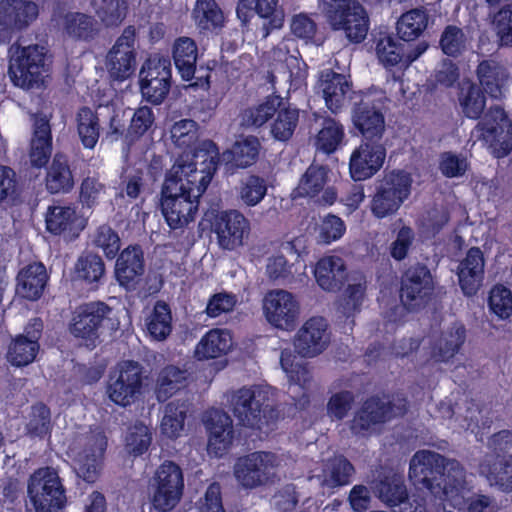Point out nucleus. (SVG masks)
<instances>
[{
  "mask_svg": "<svg viewBox=\"0 0 512 512\" xmlns=\"http://www.w3.org/2000/svg\"><path fill=\"white\" fill-rule=\"evenodd\" d=\"M212 142L180 154L167 172L162 189V214L172 229L194 219L198 201L216 170V151Z\"/></svg>",
  "mask_w": 512,
  "mask_h": 512,
  "instance_id": "f257e3e1",
  "label": "nucleus"
},
{
  "mask_svg": "<svg viewBox=\"0 0 512 512\" xmlns=\"http://www.w3.org/2000/svg\"><path fill=\"white\" fill-rule=\"evenodd\" d=\"M269 388H242L231 399L234 415L245 426L257 428L265 434L273 430L276 415L270 404Z\"/></svg>",
  "mask_w": 512,
  "mask_h": 512,
  "instance_id": "f03ea898",
  "label": "nucleus"
},
{
  "mask_svg": "<svg viewBox=\"0 0 512 512\" xmlns=\"http://www.w3.org/2000/svg\"><path fill=\"white\" fill-rule=\"evenodd\" d=\"M9 76L23 89L39 88L48 75L47 50L38 44L10 47Z\"/></svg>",
  "mask_w": 512,
  "mask_h": 512,
  "instance_id": "7ed1b4c3",
  "label": "nucleus"
},
{
  "mask_svg": "<svg viewBox=\"0 0 512 512\" xmlns=\"http://www.w3.org/2000/svg\"><path fill=\"white\" fill-rule=\"evenodd\" d=\"M455 462L450 460L445 462V459L438 453L422 450L417 452L410 461L409 477L413 484L418 487L421 485L426 504L427 499L434 501V505H437V501H440L443 497L442 491L447 480V467L450 463Z\"/></svg>",
  "mask_w": 512,
  "mask_h": 512,
  "instance_id": "20e7f679",
  "label": "nucleus"
},
{
  "mask_svg": "<svg viewBox=\"0 0 512 512\" xmlns=\"http://www.w3.org/2000/svg\"><path fill=\"white\" fill-rule=\"evenodd\" d=\"M447 482L443 487V497L437 505L442 506L443 512H452L448 507L457 509L458 512H485L489 509L490 498L484 495H476L471 492L469 481L458 462H452L447 467Z\"/></svg>",
  "mask_w": 512,
  "mask_h": 512,
  "instance_id": "39448f33",
  "label": "nucleus"
},
{
  "mask_svg": "<svg viewBox=\"0 0 512 512\" xmlns=\"http://www.w3.org/2000/svg\"><path fill=\"white\" fill-rule=\"evenodd\" d=\"M319 7L334 30H343L353 42H361L368 32V17L355 0H319Z\"/></svg>",
  "mask_w": 512,
  "mask_h": 512,
  "instance_id": "423d86ee",
  "label": "nucleus"
},
{
  "mask_svg": "<svg viewBox=\"0 0 512 512\" xmlns=\"http://www.w3.org/2000/svg\"><path fill=\"white\" fill-rule=\"evenodd\" d=\"M28 495L36 512H61L66 503L60 477L51 467L40 468L30 476Z\"/></svg>",
  "mask_w": 512,
  "mask_h": 512,
  "instance_id": "0eeeda50",
  "label": "nucleus"
},
{
  "mask_svg": "<svg viewBox=\"0 0 512 512\" xmlns=\"http://www.w3.org/2000/svg\"><path fill=\"white\" fill-rule=\"evenodd\" d=\"M279 458L271 452H254L241 457L234 465V476L244 489H255L278 479Z\"/></svg>",
  "mask_w": 512,
  "mask_h": 512,
  "instance_id": "6e6552de",
  "label": "nucleus"
},
{
  "mask_svg": "<svg viewBox=\"0 0 512 512\" xmlns=\"http://www.w3.org/2000/svg\"><path fill=\"white\" fill-rule=\"evenodd\" d=\"M472 137L482 139L498 158L512 152V121L498 106L491 108L472 131Z\"/></svg>",
  "mask_w": 512,
  "mask_h": 512,
  "instance_id": "1a4fd4ad",
  "label": "nucleus"
},
{
  "mask_svg": "<svg viewBox=\"0 0 512 512\" xmlns=\"http://www.w3.org/2000/svg\"><path fill=\"white\" fill-rule=\"evenodd\" d=\"M147 379V376H143V368L138 362L121 361L110 372L108 396L114 403L126 407L141 394Z\"/></svg>",
  "mask_w": 512,
  "mask_h": 512,
  "instance_id": "9d476101",
  "label": "nucleus"
},
{
  "mask_svg": "<svg viewBox=\"0 0 512 512\" xmlns=\"http://www.w3.org/2000/svg\"><path fill=\"white\" fill-rule=\"evenodd\" d=\"M262 312L269 325L290 332L299 322L301 307L298 298L292 292L273 289L263 297Z\"/></svg>",
  "mask_w": 512,
  "mask_h": 512,
  "instance_id": "9b49d317",
  "label": "nucleus"
},
{
  "mask_svg": "<svg viewBox=\"0 0 512 512\" xmlns=\"http://www.w3.org/2000/svg\"><path fill=\"white\" fill-rule=\"evenodd\" d=\"M412 179L405 171L388 174L377 188L371 201V211L377 218L395 214L410 195Z\"/></svg>",
  "mask_w": 512,
  "mask_h": 512,
  "instance_id": "f8f14e48",
  "label": "nucleus"
},
{
  "mask_svg": "<svg viewBox=\"0 0 512 512\" xmlns=\"http://www.w3.org/2000/svg\"><path fill=\"white\" fill-rule=\"evenodd\" d=\"M385 96L382 92L368 93L359 103L355 104L351 112L354 127L368 139L378 142L385 131V117L383 114Z\"/></svg>",
  "mask_w": 512,
  "mask_h": 512,
  "instance_id": "ddd939ff",
  "label": "nucleus"
},
{
  "mask_svg": "<svg viewBox=\"0 0 512 512\" xmlns=\"http://www.w3.org/2000/svg\"><path fill=\"white\" fill-rule=\"evenodd\" d=\"M220 248L235 251L244 246L250 235V222L239 211L218 213L211 225Z\"/></svg>",
  "mask_w": 512,
  "mask_h": 512,
  "instance_id": "4468645a",
  "label": "nucleus"
},
{
  "mask_svg": "<svg viewBox=\"0 0 512 512\" xmlns=\"http://www.w3.org/2000/svg\"><path fill=\"white\" fill-rule=\"evenodd\" d=\"M301 255L291 242L279 245L267 258L266 273L271 279L289 282H304L307 278L306 264L300 261Z\"/></svg>",
  "mask_w": 512,
  "mask_h": 512,
  "instance_id": "2eb2a0df",
  "label": "nucleus"
},
{
  "mask_svg": "<svg viewBox=\"0 0 512 512\" xmlns=\"http://www.w3.org/2000/svg\"><path fill=\"white\" fill-rule=\"evenodd\" d=\"M38 5L32 0H0V39L27 29L38 17Z\"/></svg>",
  "mask_w": 512,
  "mask_h": 512,
  "instance_id": "dca6fc26",
  "label": "nucleus"
},
{
  "mask_svg": "<svg viewBox=\"0 0 512 512\" xmlns=\"http://www.w3.org/2000/svg\"><path fill=\"white\" fill-rule=\"evenodd\" d=\"M108 72L115 80H125L135 71L136 67V49H135V29L131 26L124 29L122 35L107 56Z\"/></svg>",
  "mask_w": 512,
  "mask_h": 512,
  "instance_id": "f3484780",
  "label": "nucleus"
},
{
  "mask_svg": "<svg viewBox=\"0 0 512 512\" xmlns=\"http://www.w3.org/2000/svg\"><path fill=\"white\" fill-rule=\"evenodd\" d=\"M378 498L387 506L401 505L400 512H426L423 501H419L415 495L407 497L406 487L400 475L389 473L384 475L373 485Z\"/></svg>",
  "mask_w": 512,
  "mask_h": 512,
  "instance_id": "a211bd4d",
  "label": "nucleus"
},
{
  "mask_svg": "<svg viewBox=\"0 0 512 512\" xmlns=\"http://www.w3.org/2000/svg\"><path fill=\"white\" fill-rule=\"evenodd\" d=\"M386 157L385 147L377 141H363L353 150L349 161V171L355 181L366 180L375 175L383 166Z\"/></svg>",
  "mask_w": 512,
  "mask_h": 512,
  "instance_id": "6ab92c4d",
  "label": "nucleus"
},
{
  "mask_svg": "<svg viewBox=\"0 0 512 512\" xmlns=\"http://www.w3.org/2000/svg\"><path fill=\"white\" fill-rule=\"evenodd\" d=\"M328 170L319 165H310L293 191V197H308L316 203L331 205L337 194L333 187L327 186Z\"/></svg>",
  "mask_w": 512,
  "mask_h": 512,
  "instance_id": "aec40b11",
  "label": "nucleus"
},
{
  "mask_svg": "<svg viewBox=\"0 0 512 512\" xmlns=\"http://www.w3.org/2000/svg\"><path fill=\"white\" fill-rule=\"evenodd\" d=\"M204 425L208 434L207 451L214 457L224 456L233 441L232 420L221 410L213 409L206 413Z\"/></svg>",
  "mask_w": 512,
  "mask_h": 512,
  "instance_id": "412c9836",
  "label": "nucleus"
},
{
  "mask_svg": "<svg viewBox=\"0 0 512 512\" xmlns=\"http://www.w3.org/2000/svg\"><path fill=\"white\" fill-rule=\"evenodd\" d=\"M328 324L322 317L308 319L294 338V347L303 357H314L322 353L330 342Z\"/></svg>",
  "mask_w": 512,
  "mask_h": 512,
  "instance_id": "4be33fe9",
  "label": "nucleus"
},
{
  "mask_svg": "<svg viewBox=\"0 0 512 512\" xmlns=\"http://www.w3.org/2000/svg\"><path fill=\"white\" fill-rule=\"evenodd\" d=\"M431 290L432 279L426 267H411L402 279L401 301L408 309H416L425 303Z\"/></svg>",
  "mask_w": 512,
  "mask_h": 512,
  "instance_id": "5701e85b",
  "label": "nucleus"
},
{
  "mask_svg": "<svg viewBox=\"0 0 512 512\" xmlns=\"http://www.w3.org/2000/svg\"><path fill=\"white\" fill-rule=\"evenodd\" d=\"M393 416L403 413V409L397 407L394 411L393 407L378 399H371L367 401L362 409L357 413L353 419L352 430L357 434L372 433L377 430V425L391 418Z\"/></svg>",
  "mask_w": 512,
  "mask_h": 512,
  "instance_id": "b1692460",
  "label": "nucleus"
},
{
  "mask_svg": "<svg viewBox=\"0 0 512 512\" xmlns=\"http://www.w3.org/2000/svg\"><path fill=\"white\" fill-rule=\"evenodd\" d=\"M484 258L479 248H471L458 267V279L463 293L473 296L482 285Z\"/></svg>",
  "mask_w": 512,
  "mask_h": 512,
  "instance_id": "393cba45",
  "label": "nucleus"
},
{
  "mask_svg": "<svg viewBox=\"0 0 512 512\" xmlns=\"http://www.w3.org/2000/svg\"><path fill=\"white\" fill-rule=\"evenodd\" d=\"M280 365L287 376L290 395L293 398L298 397L301 393L304 395L305 390L310 385L311 375L307 367L291 348L282 349Z\"/></svg>",
  "mask_w": 512,
  "mask_h": 512,
  "instance_id": "a878e982",
  "label": "nucleus"
},
{
  "mask_svg": "<svg viewBox=\"0 0 512 512\" xmlns=\"http://www.w3.org/2000/svg\"><path fill=\"white\" fill-rule=\"evenodd\" d=\"M318 88L322 92L326 106L332 112H337L344 106L351 90L346 76L330 70L321 73Z\"/></svg>",
  "mask_w": 512,
  "mask_h": 512,
  "instance_id": "bb28decb",
  "label": "nucleus"
},
{
  "mask_svg": "<svg viewBox=\"0 0 512 512\" xmlns=\"http://www.w3.org/2000/svg\"><path fill=\"white\" fill-rule=\"evenodd\" d=\"M110 310V307L103 302H93L85 305L73 318L70 328L71 333L81 338L92 336Z\"/></svg>",
  "mask_w": 512,
  "mask_h": 512,
  "instance_id": "cd10ccee",
  "label": "nucleus"
},
{
  "mask_svg": "<svg viewBox=\"0 0 512 512\" xmlns=\"http://www.w3.org/2000/svg\"><path fill=\"white\" fill-rule=\"evenodd\" d=\"M313 272L321 289L335 291L346 277V265L340 256L327 255L316 263Z\"/></svg>",
  "mask_w": 512,
  "mask_h": 512,
  "instance_id": "c85d7f7f",
  "label": "nucleus"
},
{
  "mask_svg": "<svg viewBox=\"0 0 512 512\" xmlns=\"http://www.w3.org/2000/svg\"><path fill=\"white\" fill-rule=\"evenodd\" d=\"M232 347V336L225 329H211L206 332L194 349L197 360H209L222 357Z\"/></svg>",
  "mask_w": 512,
  "mask_h": 512,
  "instance_id": "c756f323",
  "label": "nucleus"
},
{
  "mask_svg": "<svg viewBox=\"0 0 512 512\" xmlns=\"http://www.w3.org/2000/svg\"><path fill=\"white\" fill-rule=\"evenodd\" d=\"M47 282L45 266L34 263L23 268L17 276L16 293L28 300H37L44 290Z\"/></svg>",
  "mask_w": 512,
  "mask_h": 512,
  "instance_id": "7c9ffc66",
  "label": "nucleus"
},
{
  "mask_svg": "<svg viewBox=\"0 0 512 512\" xmlns=\"http://www.w3.org/2000/svg\"><path fill=\"white\" fill-rule=\"evenodd\" d=\"M314 469L311 479H318L320 484L329 488L343 486L349 483L354 472L353 466L342 456H335L325 462L320 471Z\"/></svg>",
  "mask_w": 512,
  "mask_h": 512,
  "instance_id": "2f4dec72",
  "label": "nucleus"
},
{
  "mask_svg": "<svg viewBox=\"0 0 512 512\" xmlns=\"http://www.w3.org/2000/svg\"><path fill=\"white\" fill-rule=\"evenodd\" d=\"M184 490L182 470L173 462L162 463V512L174 508Z\"/></svg>",
  "mask_w": 512,
  "mask_h": 512,
  "instance_id": "473e14b6",
  "label": "nucleus"
},
{
  "mask_svg": "<svg viewBox=\"0 0 512 512\" xmlns=\"http://www.w3.org/2000/svg\"><path fill=\"white\" fill-rule=\"evenodd\" d=\"M144 272L143 253L138 247L124 249L116 261L115 274L120 285L131 287Z\"/></svg>",
  "mask_w": 512,
  "mask_h": 512,
  "instance_id": "72a5a7b5",
  "label": "nucleus"
},
{
  "mask_svg": "<svg viewBox=\"0 0 512 512\" xmlns=\"http://www.w3.org/2000/svg\"><path fill=\"white\" fill-rule=\"evenodd\" d=\"M52 137L49 120L46 117H36L34 132L31 140L30 160L33 166H44L51 156Z\"/></svg>",
  "mask_w": 512,
  "mask_h": 512,
  "instance_id": "f704fd0d",
  "label": "nucleus"
},
{
  "mask_svg": "<svg viewBox=\"0 0 512 512\" xmlns=\"http://www.w3.org/2000/svg\"><path fill=\"white\" fill-rule=\"evenodd\" d=\"M95 448L91 452H78L74 458V469L78 476L89 483H93L98 476V459L102 455L106 441L103 435L96 434L91 437Z\"/></svg>",
  "mask_w": 512,
  "mask_h": 512,
  "instance_id": "c9c22d12",
  "label": "nucleus"
},
{
  "mask_svg": "<svg viewBox=\"0 0 512 512\" xmlns=\"http://www.w3.org/2000/svg\"><path fill=\"white\" fill-rule=\"evenodd\" d=\"M175 66L182 79L189 81L193 78L196 70V61L198 57L197 45L189 37L178 38L172 49Z\"/></svg>",
  "mask_w": 512,
  "mask_h": 512,
  "instance_id": "e433bc0d",
  "label": "nucleus"
},
{
  "mask_svg": "<svg viewBox=\"0 0 512 512\" xmlns=\"http://www.w3.org/2000/svg\"><path fill=\"white\" fill-rule=\"evenodd\" d=\"M260 143L254 136L238 139L230 150L221 156L222 161L232 163L236 167L245 168L252 165L259 154Z\"/></svg>",
  "mask_w": 512,
  "mask_h": 512,
  "instance_id": "4c0bfd02",
  "label": "nucleus"
},
{
  "mask_svg": "<svg viewBox=\"0 0 512 512\" xmlns=\"http://www.w3.org/2000/svg\"><path fill=\"white\" fill-rule=\"evenodd\" d=\"M464 340L465 329L463 325L455 323L442 333L432 347V358L437 362L448 361L458 352Z\"/></svg>",
  "mask_w": 512,
  "mask_h": 512,
  "instance_id": "58836bf2",
  "label": "nucleus"
},
{
  "mask_svg": "<svg viewBox=\"0 0 512 512\" xmlns=\"http://www.w3.org/2000/svg\"><path fill=\"white\" fill-rule=\"evenodd\" d=\"M429 15L424 9L415 8L401 15L397 21V34L404 41L420 37L427 29Z\"/></svg>",
  "mask_w": 512,
  "mask_h": 512,
  "instance_id": "ea45409f",
  "label": "nucleus"
},
{
  "mask_svg": "<svg viewBox=\"0 0 512 512\" xmlns=\"http://www.w3.org/2000/svg\"><path fill=\"white\" fill-rule=\"evenodd\" d=\"M73 184L67 158L62 154H56L47 172V189L51 193L66 192L73 187Z\"/></svg>",
  "mask_w": 512,
  "mask_h": 512,
  "instance_id": "a19ab883",
  "label": "nucleus"
},
{
  "mask_svg": "<svg viewBox=\"0 0 512 512\" xmlns=\"http://www.w3.org/2000/svg\"><path fill=\"white\" fill-rule=\"evenodd\" d=\"M160 58H148L140 70V85L141 92L147 101L159 104L160 103Z\"/></svg>",
  "mask_w": 512,
  "mask_h": 512,
  "instance_id": "79ce46f5",
  "label": "nucleus"
},
{
  "mask_svg": "<svg viewBox=\"0 0 512 512\" xmlns=\"http://www.w3.org/2000/svg\"><path fill=\"white\" fill-rule=\"evenodd\" d=\"M77 132L85 148L93 149L100 136L99 119L95 112L88 107H82L77 115Z\"/></svg>",
  "mask_w": 512,
  "mask_h": 512,
  "instance_id": "37998d69",
  "label": "nucleus"
},
{
  "mask_svg": "<svg viewBox=\"0 0 512 512\" xmlns=\"http://www.w3.org/2000/svg\"><path fill=\"white\" fill-rule=\"evenodd\" d=\"M366 280L362 274H351L348 278V287L341 300L340 312L349 318L358 311L364 299Z\"/></svg>",
  "mask_w": 512,
  "mask_h": 512,
  "instance_id": "c03bdc74",
  "label": "nucleus"
},
{
  "mask_svg": "<svg viewBox=\"0 0 512 512\" xmlns=\"http://www.w3.org/2000/svg\"><path fill=\"white\" fill-rule=\"evenodd\" d=\"M478 77L485 91L493 98H500L505 91L506 74L494 64L484 61L478 66Z\"/></svg>",
  "mask_w": 512,
  "mask_h": 512,
  "instance_id": "a18cd8bd",
  "label": "nucleus"
},
{
  "mask_svg": "<svg viewBox=\"0 0 512 512\" xmlns=\"http://www.w3.org/2000/svg\"><path fill=\"white\" fill-rule=\"evenodd\" d=\"M478 77L485 91L493 98H500L505 91L506 74L494 64L484 61L478 66Z\"/></svg>",
  "mask_w": 512,
  "mask_h": 512,
  "instance_id": "49530a36",
  "label": "nucleus"
},
{
  "mask_svg": "<svg viewBox=\"0 0 512 512\" xmlns=\"http://www.w3.org/2000/svg\"><path fill=\"white\" fill-rule=\"evenodd\" d=\"M187 411L188 407L184 402H170L167 404L162 417V436L172 439L182 435Z\"/></svg>",
  "mask_w": 512,
  "mask_h": 512,
  "instance_id": "de8ad7c7",
  "label": "nucleus"
},
{
  "mask_svg": "<svg viewBox=\"0 0 512 512\" xmlns=\"http://www.w3.org/2000/svg\"><path fill=\"white\" fill-rule=\"evenodd\" d=\"M58 25L68 36L77 39H87L94 31L93 19L79 12H70L61 16Z\"/></svg>",
  "mask_w": 512,
  "mask_h": 512,
  "instance_id": "09e8293b",
  "label": "nucleus"
},
{
  "mask_svg": "<svg viewBox=\"0 0 512 512\" xmlns=\"http://www.w3.org/2000/svg\"><path fill=\"white\" fill-rule=\"evenodd\" d=\"M25 428L31 438L49 437L52 430L50 409L43 403L33 405Z\"/></svg>",
  "mask_w": 512,
  "mask_h": 512,
  "instance_id": "8fccbe9b",
  "label": "nucleus"
},
{
  "mask_svg": "<svg viewBox=\"0 0 512 512\" xmlns=\"http://www.w3.org/2000/svg\"><path fill=\"white\" fill-rule=\"evenodd\" d=\"M38 351L37 341L19 335L10 343L7 359L14 366H26L35 360Z\"/></svg>",
  "mask_w": 512,
  "mask_h": 512,
  "instance_id": "3c124183",
  "label": "nucleus"
},
{
  "mask_svg": "<svg viewBox=\"0 0 512 512\" xmlns=\"http://www.w3.org/2000/svg\"><path fill=\"white\" fill-rule=\"evenodd\" d=\"M283 105L278 96H270L262 103L245 110L242 114V124L260 127L267 122Z\"/></svg>",
  "mask_w": 512,
  "mask_h": 512,
  "instance_id": "603ef678",
  "label": "nucleus"
},
{
  "mask_svg": "<svg viewBox=\"0 0 512 512\" xmlns=\"http://www.w3.org/2000/svg\"><path fill=\"white\" fill-rule=\"evenodd\" d=\"M193 17L200 29L215 30L224 23V15L213 0H198Z\"/></svg>",
  "mask_w": 512,
  "mask_h": 512,
  "instance_id": "864d4df0",
  "label": "nucleus"
},
{
  "mask_svg": "<svg viewBox=\"0 0 512 512\" xmlns=\"http://www.w3.org/2000/svg\"><path fill=\"white\" fill-rule=\"evenodd\" d=\"M343 126L334 119H326L315 137V146L324 153H332L344 138Z\"/></svg>",
  "mask_w": 512,
  "mask_h": 512,
  "instance_id": "5fc2aeb1",
  "label": "nucleus"
},
{
  "mask_svg": "<svg viewBox=\"0 0 512 512\" xmlns=\"http://www.w3.org/2000/svg\"><path fill=\"white\" fill-rule=\"evenodd\" d=\"M480 472L486 476L491 485L504 491L512 490V465L503 459H496L492 464L485 462Z\"/></svg>",
  "mask_w": 512,
  "mask_h": 512,
  "instance_id": "6e6d98bb",
  "label": "nucleus"
},
{
  "mask_svg": "<svg viewBox=\"0 0 512 512\" xmlns=\"http://www.w3.org/2000/svg\"><path fill=\"white\" fill-rule=\"evenodd\" d=\"M489 311L498 319L505 320L512 316V292L504 285L493 286L488 294Z\"/></svg>",
  "mask_w": 512,
  "mask_h": 512,
  "instance_id": "4d7b16f0",
  "label": "nucleus"
},
{
  "mask_svg": "<svg viewBox=\"0 0 512 512\" xmlns=\"http://www.w3.org/2000/svg\"><path fill=\"white\" fill-rule=\"evenodd\" d=\"M459 102L465 116L477 119L484 110L485 98L478 87L469 81L462 83Z\"/></svg>",
  "mask_w": 512,
  "mask_h": 512,
  "instance_id": "13d9d810",
  "label": "nucleus"
},
{
  "mask_svg": "<svg viewBox=\"0 0 512 512\" xmlns=\"http://www.w3.org/2000/svg\"><path fill=\"white\" fill-rule=\"evenodd\" d=\"M299 112L296 108L284 107V104L277 112V116L271 124V134L279 141H286L292 135L297 126Z\"/></svg>",
  "mask_w": 512,
  "mask_h": 512,
  "instance_id": "bf43d9fd",
  "label": "nucleus"
},
{
  "mask_svg": "<svg viewBox=\"0 0 512 512\" xmlns=\"http://www.w3.org/2000/svg\"><path fill=\"white\" fill-rule=\"evenodd\" d=\"M91 4L107 26L118 25L126 16V0H91Z\"/></svg>",
  "mask_w": 512,
  "mask_h": 512,
  "instance_id": "052dcab7",
  "label": "nucleus"
},
{
  "mask_svg": "<svg viewBox=\"0 0 512 512\" xmlns=\"http://www.w3.org/2000/svg\"><path fill=\"white\" fill-rule=\"evenodd\" d=\"M77 221L78 218L75 210L69 206L49 207L46 215L47 229L55 234L72 230Z\"/></svg>",
  "mask_w": 512,
  "mask_h": 512,
  "instance_id": "680f3d73",
  "label": "nucleus"
},
{
  "mask_svg": "<svg viewBox=\"0 0 512 512\" xmlns=\"http://www.w3.org/2000/svg\"><path fill=\"white\" fill-rule=\"evenodd\" d=\"M267 193V185L264 179L250 175L244 178L239 186V199L249 207L259 204Z\"/></svg>",
  "mask_w": 512,
  "mask_h": 512,
  "instance_id": "e2e57ef3",
  "label": "nucleus"
},
{
  "mask_svg": "<svg viewBox=\"0 0 512 512\" xmlns=\"http://www.w3.org/2000/svg\"><path fill=\"white\" fill-rule=\"evenodd\" d=\"M379 61L386 67L400 65L403 68V46L390 36L381 38L376 46Z\"/></svg>",
  "mask_w": 512,
  "mask_h": 512,
  "instance_id": "0e129e2a",
  "label": "nucleus"
},
{
  "mask_svg": "<svg viewBox=\"0 0 512 512\" xmlns=\"http://www.w3.org/2000/svg\"><path fill=\"white\" fill-rule=\"evenodd\" d=\"M469 39L465 32L454 25L447 26L440 38L442 51L449 56H456L466 50Z\"/></svg>",
  "mask_w": 512,
  "mask_h": 512,
  "instance_id": "69168bd1",
  "label": "nucleus"
},
{
  "mask_svg": "<svg viewBox=\"0 0 512 512\" xmlns=\"http://www.w3.org/2000/svg\"><path fill=\"white\" fill-rule=\"evenodd\" d=\"M75 269L78 277L88 282L98 281L105 273V265L102 258L93 253H86L80 256Z\"/></svg>",
  "mask_w": 512,
  "mask_h": 512,
  "instance_id": "338daca9",
  "label": "nucleus"
},
{
  "mask_svg": "<svg viewBox=\"0 0 512 512\" xmlns=\"http://www.w3.org/2000/svg\"><path fill=\"white\" fill-rule=\"evenodd\" d=\"M278 0H240L237 15L243 22L248 21L253 12L262 18L271 17L276 11Z\"/></svg>",
  "mask_w": 512,
  "mask_h": 512,
  "instance_id": "774afa93",
  "label": "nucleus"
}]
</instances>
